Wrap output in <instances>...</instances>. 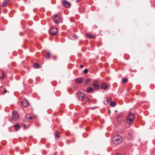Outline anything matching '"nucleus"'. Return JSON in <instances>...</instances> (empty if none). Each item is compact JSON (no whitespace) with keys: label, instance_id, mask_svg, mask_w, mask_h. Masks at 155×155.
<instances>
[{"label":"nucleus","instance_id":"obj_1","mask_svg":"<svg viewBox=\"0 0 155 155\" xmlns=\"http://www.w3.org/2000/svg\"><path fill=\"white\" fill-rule=\"evenodd\" d=\"M122 137L119 135H116L114 136L112 139L113 143L115 145L120 144L122 141Z\"/></svg>","mask_w":155,"mask_h":155},{"label":"nucleus","instance_id":"obj_2","mask_svg":"<svg viewBox=\"0 0 155 155\" xmlns=\"http://www.w3.org/2000/svg\"><path fill=\"white\" fill-rule=\"evenodd\" d=\"M77 94L78 99L80 101H82L86 97L85 94L81 92H78Z\"/></svg>","mask_w":155,"mask_h":155},{"label":"nucleus","instance_id":"obj_3","mask_svg":"<svg viewBox=\"0 0 155 155\" xmlns=\"http://www.w3.org/2000/svg\"><path fill=\"white\" fill-rule=\"evenodd\" d=\"M12 120L14 121H17L19 118V115L16 111H14L12 112Z\"/></svg>","mask_w":155,"mask_h":155},{"label":"nucleus","instance_id":"obj_4","mask_svg":"<svg viewBox=\"0 0 155 155\" xmlns=\"http://www.w3.org/2000/svg\"><path fill=\"white\" fill-rule=\"evenodd\" d=\"M21 103L22 105L24 107H27L30 105V103L26 99L24 100Z\"/></svg>","mask_w":155,"mask_h":155},{"label":"nucleus","instance_id":"obj_5","mask_svg":"<svg viewBox=\"0 0 155 155\" xmlns=\"http://www.w3.org/2000/svg\"><path fill=\"white\" fill-rule=\"evenodd\" d=\"M58 32V29L55 28H53L50 30V34L52 35H56Z\"/></svg>","mask_w":155,"mask_h":155},{"label":"nucleus","instance_id":"obj_6","mask_svg":"<svg viewBox=\"0 0 155 155\" xmlns=\"http://www.w3.org/2000/svg\"><path fill=\"white\" fill-rule=\"evenodd\" d=\"M53 19L55 23L58 24L60 21V18L57 15H54Z\"/></svg>","mask_w":155,"mask_h":155},{"label":"nucleus","instance_id":"obj_7","mask_svg":"<svg viewBox=\"0 0 155 155\" xmlns=\"http://www.w3.org/2000/svg\"><path fill=\"white\" fill-rule=\"evenodd\" d=\"M62 4L65 7L69 8L71 6V4L66 0H63Z\"/></svg>","mask_w":155,"mask_h":155},{"label":"nucleus","instance_id":"obj_8","mask_svg":"<svg viewBox=\"0 0 155 155\" xmlns=\"http://www.w3.org/2000/svg\"><path fill=\"white\" fill-rule=\"evenodd\" d=\"M75 81L76 84H81L84 82V80L83 78H80L76 79Z\"/></svg>","mask_w":155,"mask_h":155},{"label":"nucleus","instance_id":"obj_9","mask_svg":"<svg viewBox=\"0 0 155 155\" xmlns=\"http://www.w3.org/2000/svg\"><path fill=\"white\" fill-rule=\"evenodd\" d=\"M108 87L109 85L106 83L104 82L101 84V89H106Z\"/></svg>","mask_w":155,"mask_h":155},{"label":"nucleus","instance_id":"obj_10","mask_svg":"<svg viewBox=\"0 0 155 155\" xmlns=\"http://www.w3.org/2000/svg\"><path fill=\"white\" fill-rule=\"evenodd\" d=\"M44 52H43V55L45 57L46 59H49L50 58L51 54L50 52L48 51L46 52V54L45 55H44Z\"/></svg>","mask_w":155,"mask_h":155},{"label":"nucleus","instance_id":"obj_11","mask_svg":"<svg viewBox=\"0 0 155 155\" xmlns=\"http://www.w3.org/2000/svg\"><path fill=\"white\" fill-rule=\"evenodd\" d=\"M95 90H98L99 88V85L97 82H95L92 84Z\"/></svg>","mask_w":155,"mask_h":155},{"label":"nucleus","instance_id":"obj_12","mask_svg":"<svg viewBox=\"0 0 155 155\" xmlns=\"http://www.w3.org/2000/svg\"><path fill=\"white\" fill-rule=\"evenodd\" d=\"M94 91L93 88L91 87H88L86 90L87 92L89 93H93L94 92Z\"/></svg>","mask_w":155,"mask_h":155},{"label":"nucleus","instance_id":"obj_13","mask_svg":"<svg viewBox=\"0 0 155 155\" xmlns=\"http://www.w3.org/2000/svg\"><path fill=\"white\" fill-rule=\"evenodd\" d=\"M86 36L87 38L89 39L94 38H95V36L93 35H91L89 34H87L86 35Z\"/></svg>","mask_w":155,"mask_h":155},{"label":"nucleus","instance_id":"obj_14","mask_svg":"<svg viewBox=\"0 0 155 155\" xmlns=\"http://www.w3.org/2000/svg\"><path fill=\"white\" fill-rule=\"evenodd\" d=\"M127 117L128 118L132 119H134V114L131 112H130L128 115L127 116Z\"/></svg>","mask_w":155,"mask_h":155},{"label":"nucleus","instance_id":"obj_15","mask_svg":"<svg viewBox=\"0 0 155 155\" xmlns=\"http://www.w3.org/2000/svg\"><path fill=\"white\" fill-rule=\"evenodd\" d=\"M54 136L56 138H59L61 134L58 131H56L54 133Z\"/></svg>","mask_w":155,"mask_h":155},{"label":"nucleus","instance_id":"obj_16","mask_svg":"<svg viewBox=\"0 0 155 155\" xmlns=\"http://www.w3.org/2000/svg\"><path fill=\"white\" fill-rule=\"evenodd\" d=\"M16 130H18L21 128V127L18 124L14 125L13 126Z\"/></svg>","mask_w":155,"mask_h":155},{"label":"nucleus","instance_id":"obj_17","mask_svg":"<svg viewBox=\"0 0 155 155\" xmlns=\"http://www.w3.org/2000/svg\"><path fill=\"white\" fill-rule=\"evenodd\" d=\"M134 119L127 117V123L128 124H130L133 121Z\"/></svg>","mask_w":155,"mask_h":155},{"label":"nucleus","instance_id":"obj_18","mask_svg":"<svg viewBox=\"0 0 155 155\" xmlns=\"http://www.w3.org/2000/svg\"><path fill=\"white\" fill-rule=\"evenodd\" d=\"M10 0H8L4 2L2 4V6L3 7H4L7 6L8 5V3L10 2Z\"/></svg>","mask_w":155,"mask_h":155},{"label":"nucleus","instance_id":"obj_19","mask_svg":"<svg viewBox=\"0 0 155 155\" xmlns=\"http://www.w3.org/2000/svg\"><path fill=\"white\" fill-rule=\"evenodd\" d=\"M33 117H28V116H26L24 120H23V122H27V120H28V119H29L30 120H31L32 119Z\"/></svg>","mask_w":155,"mask_h":155},{"label":"nucleus","instance_id":"obj_20","mask_svg":"<svg viewBox=\"0 0 155 155\" xmlns=\"http://www.w3.org/2000/svg\"><path fill=\"white\" fill-rule=\"evenodd\" d=\"M33 67L35 68H40V66L37 63H35L34 64Z\"/></svg>","mask_w":155,"mask_h":155},{"label":"nucleus","instance_id":"obj_21","mask_svg":"<svg viewBox=\"0 0 155 155\" xmlns=\"http://www.w3.org/2000/svg\"><path fill=\"white\" fill-rule=\"evenodd\" d=\"M5 76V74L4 73H2V76H1L0 77V80L2 81L4 79Z\"/></svg>","mask_w":155,"mask_h":155},{"label":"nucleus","instance_id":"obj_22","mask_svg":"<svg viewBox=\"0 0 155 155\" xmlns=\"http://www.w3.org/2000/svg\"><path fill=\"white\" fill-rule=\"evenodd\" d=\"M91 79L90 78H88V79H87L86 80L85 82V83L86 85H87L88 83H89V82H91Z\"/></svg>","mask_w":155,"mask_h":155},{"label":"nucleus","instance_id":"obj_23","mask_svg":"<svg viewBox=\"0 0 155 155\" xmlns=\"http://www.w3.org/2000/svg\"><path fill=\"white\" fill-rule=\"evenodd\" d=\"M116 105V103L114 101L111 102L110 104L111 107H114Z\"/></svg>","mask_w":155,"mask_h":155},{"label":"nucleus","instance_id":"obj_24","mask_svg":"<svg viewBox=\"0 0 155 155\" xmlns=\"http://www.w3.org/2000/svg\"><path fill=\"white\" fill-rule=\"evenodd\" d=\"M127 81V78H124L122 80V83H125Z\"/></svg>","mask_w":155,"mask_h":155},{"label":"nucleus","instance_id":"obj_25","mask_svg":"<svg viewBox=\"0 0 155 155\" xmlns=\"http://www.w3.org/2000/svg\"><path fill=\"white\" fill-rule=\"evenodd\" d=\"M112 101V99L111 98H108L107 101V103H108L109 102L111 101Z\"/></svg>","mask_w":155,"mask_h":155},{"label":"nucleus","instance_id":"obj_26","mask_svg":"<svg viewBox=\"0 0 155 155\" xmlns=\"http://www.w3.org/2000/svg\"><path fill=\"white\" fill-rule=\"evenodd\" d=\"M86 101H87L88 102L90 103L91 102V100L89 99L87 97L85 99Z\"/></svg>","mask_w":155,"mask_h":155},{"label":"nucleus","instance_id":"obj_27","mask_svg":"<svg viewBox=\"0 0 155 155\" xmlns=\"http://www.w3.org/2000/svg\"><path fill=\"white\" fill-rule=\"evenodd\" d=\"M4 91L3 92H2V94H4L6 93L7 92V90H6V89L5 88H4Z\"/></svg>","mask_w":155,"mask_h":155},{"label":"nucleus","instance_id":"obj_28","mask_svg":"<svg viewBox=\"0 0 155 155\" xmlns=\"http://www.w3.org/2000/svg\"><path fill=\"white\" fill-rule=\"evenodd\" d=\"M88 72V70L87 69H84V74H86Z\"/></svg>","mask_w":155,"mask_h":155},{"label":"nucleus","instance_id":"obj_29","mask_svg":"<svg viewBox=\"0 0 155 155\" xmlns=\"http://www.w3.org/2000/svg\"><path fill=\"white\" fill-rule=\"evenodd\" d=\"M73 37L74 38H75L76 39H77V38H78V37L75 34L74 35Z\"/></svg>","mask_w":155,"mask_h":155},{"label":"nucleus","instance_id":"obj_30","mask_svg":"<svg viewBox=\"0 0 155 155\" xmlns=\"http://www.w3.org/2000/svg\"><path fill=\"white\" fill-rule=\"evenodd\" d=\"M116 155H124V154L121 153H116Z\"/></svg>","mask_w":155,"mask_h":155},{"label":"nucleus","instance_id":"obj_31","mask_svg":"<svg viewBox=\"0 0 155 155\" xmlns=\"http://www.w3.org/2000/svg\"><path fill=\"white\" fill-rule=\"evenodd\" d=\"M97 107H93L91 108V109H95L96 108H97Z\"/></svg>","mask_w":155,"mask_h":155},{"label":"nucleus","instance_id":"obj_32","mask_svg":"<svg viewBox=\"0 0 155 155\" xmlns=\"http://www.w3.org/2000/svg\"><path fill=\"white\" fill-rule=\"evenodd\" d=\"M54 59H56L57 58V57L56 56H54Z\"/></svg>","mask_w":155,"mask_h":155},{"label":"nucleus","instance_id":"obj_33","mask_svg":"<svg viewBox=\"0 0 155 155\" xmlns=\"http://www.w3.org/2000/svg\"><path fill=\"white\" fill-rule=\"evenodd\" d=\"M104 103L105 104H106V105H107L108 104V103H107V101L105 102V101H104Z\"/></svg>","mask_w":155,"mask_h":155},{"label":"nucleus","instance_id":"obj_34","mask_svg":"<svg viewBox=\"0 0 155 155\" xmlns=\"http://www.w3.org/2000/svg\"><path fill=\"white\" fill-rule=\"evenodd\" d=\"M24 127L25 128H26L27 127H26V125L25 124H24Z\"/></svg>","mask_w":155,"mask_h":155},{"label":"nucleus","instance_id":"obj_35","mask_svg":"<svg viewBox=\"0 0 155 155\" xmlns=\"http://www.w3.org/2000/svg\"><path fill=\"white\" fill-rule=\"evenodd\" d=\"M84 66L83 65H81V66H80V67L81 68H83V67Z\"/></svg>","mask_w":155,"mask_h":155},{"label":"nucleus","instance_id":"obj_36","mask_svg":"<svg viewBox=\"0 0 155 155\" xmlns=\"http://www.w3.org/2000/svg\"><path fill=\"white\" fill-rule=\"evenodd\" d=\"M108 112H109V114H110V110H109Z\"/></svg>","mask_w":155,"mask_h":155},{"label":"nucleus","instance_id":"obj_37","mask_svg":"<svg viewBox=\"0 0 155 155\" xmlns=\"http://www.w3.org/2000/svg\"><path fill=\"white\" fill-rule=\"evenodd\" d=\"M79 2V1L78 0H76V2Z\"/></svg>","mask_w":155,"mask_h":155},{"label":"nucleus","instance_id":"obj_38","mask_svg":"<svg viewBox=\"0 0 155 155\" xmlns=\"http://www.w3.org/2000/svg\"><path fill=\"white\" fill-rule=\"evenodd\" d=\"M117 112V110H115V112Z\"/></svg>","mask_w":155,"mask_h":155},{"label":"nucleus","instance_id":"obj_39","mask_svg":"<svg viewBox=\"0 0 155 155\" xmlns=\"http://www.w3.org/2000/svg\"><path fill=\"white\" fill-rule=\"evenodd\" d=\"M3 87V86H1V87H0V88L1 87Z\"/></svg>","mask_w":155,"mask_h":155}]
</instances>
